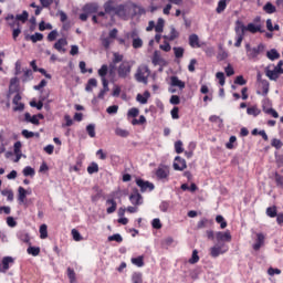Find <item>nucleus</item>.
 <instances>
[{"mask_svg":"<svg viewBox=\"0 0 283 283\" xmlns=\"http://www.w3.org/2000/svg\"><path fill=\"white\" fill-rule=\"evenodd\" d=\"M30 41H32V43H38V41H41L43 39V34L42 33H34L31 36H29Z\"/></svg>","mask_w":283,"mask_h":283,"instance_id":"5fc2aeb1","label":"nucleus"},{"mask_svg":"<svg viewBox=\"0 0 283 283\" xmlns=\"http://www.w3.org/2000/svg\"><path fill=\"white\" fill-rule=\"evenodd\" d=\"M52 24L51 23H45L44 21L40 22L39 24V30L40 32H43L45 30H52Z\"/></svg>","mask_w":283,"mask_h":283,"instance_id":"603ef678","label":"nucleus"},{"mask_svg":"<svg viewBox=\"0 0 283 283\" xmlns=\"http://www.w3.org/2000/svg\"><path fill=\"white\" fill-rule=\"evenodd\" d=\"M104 10L106 14H112V12H114V14L116 13V7H114V2L112 0L104 4Z\"/></svg>","mask_w":283,"mask_h":283,"instance_id":"393cba45","label":"nucleus"},{"mask_svg":"<svg viewBox=\"0 0 283 283\" xmlns=\"http://www.w3.org/2000/svg\"><path fill=\"white\" fill-rule=\"evenodd\" d=\"M178 36H180V33H178V32L176 31V28H171L170 34H169L168 39H169L170 41H176V39H178Z\"/></svg>","mask_w":283,"mask_h":283,"instance_id":"bf43d9fd","label":"nucleus"},{"mask_svg":"<svg viewBox=\"0 0 283 283\" xmlns=\"http://www.w3.org/2000/svg\"><path fill=\"white\" fill-rule=\"evenodd\" d=\"M132 282L133 283H143V272H134L132 274Z\"/></svg>","mask_w":283,"mask_h":283,"instance_id":"c9c22d12","label":"nucleus"},{"mask_svg":"<svg viewBox=\"0 0 283 283\" xmlns=\"http://www.w3.org/2000/svg\"><path fill=\"white\" fill-rule=\"evenodd\" d=\"M264 48V44H259L258 48H251V44H245L248 59H258Z\"/></svg>","mask_w":283,"mask_h":283,"instance_id":"20e7f679","label":"nucleus"},{"mask_svg":"<svg viewBox=\"0 0 283 283\" xmlns=\"http://www.w3.org/2000/svg\"><path fill=\"white\" fill-rule=\"evenodd\" d=\"M115 134H116V136H120V138H127V136H129L128 130L123 129V128H116Z\"/></svg>","mask_w":283,"mask_h":283,"instance_id":"de8ad7c7","label":"nucleus"},{"mask_svg":"<svg viewBox=\"0 0 283 283\" xmlns=\"http://www.w3.org/2000/svg\"><path fill=\"white\" fill-rule=\"evenodd\" d=\"M27 253H29V255H33L34 258H36V255H39V253H41V248L29 247L27 250Z\"/></svg>","mask_w":283,"mask_h":283,"instance_id":"a19ab883","label":"nucleus"},{"mask_svg":"<svg viewBox=\"0 0 283 283\" xmlns=\"http://www.w3.org/2000/svg\"><path fill=\"white\" fill-rule=\"evenodd\" d=\"M175 151H176V154H182V151H185V149L182 148L181 140H178L175 143Z\"/></svg>","mask_w":283,"mask_h":283,"instance_id":"680f3d73","label":"nucleus"},{"mask_svg":"<svg viewBox=\"0 0 283 283\" xmlns=\"http://www.w3.org/2000/svg\"><path fill=\"white\" fill-rule=\"evenodd\" d=\"M266 56L268 59H270V61H275L280 57V53L277 52V50L272 49L266 52Z\"/></svg>","mask_w":283,"mask_h":283,"instance_id":"2f4dec72","label":"nucleus"},{"mask_svg":"<svg viewBox=\"0 0 283 283\" xmlns=\"http://www.w3.org/2000/svg\"><path fill=\"white\" fill-rule=\"evenodd\" d=\"M106 205L109 206L106 209V213H114L116 211L117 205H116V200H114V198L107 199Z\"/></svg>","mask_w":283,"mask_h":283,"instance_id":"b1692460","label":"nucleus"},{"mask_svg":"<svg viewBox=\"0 0 283 283\" xmlns=\"http://www.w3.org/2000/svg\"><path fill=\"white\" fill-rule=\"evenodd\" d=\"M19 239L22 242H25L27 244H30V234H28L27 232H20Z\"/></svg>","mask_w":283,"mask_h":283,"instance_id":"13d9d810","label":"nucleus"},{"mask_svg":"<svg viewBox=\"0 0 283 283\" xmlns=\"http://www.w3.org/2000/svg\"><path fill=\"white\" fill-rule=\"evenodd\" d=\"M150 75L151 71L149 70V66L146 64H140L136 70L135 81H137V83H144V85H147Z\"/></svg>","mask_w":283,"mask_h":283,"instance_id":"f257e3e1","label":"nucleus"},{"mask_svg":"<svg viewBox=\"0 0 283 283\" xmlns=\"http://www.w3.org/2000/svg\"><path fill=\"white\" fill-rule=\"evenodd\" d=\"M265 75L270 81H277L280 78V71L274 65H269L265 67Z\"/></svg>","mask_w":283,"mask_h":283,"instance_id":"39448f33","label":"nucleus"},{"mask_svg":"<svg viewBox=\"0 0 283 283\" xmlns=\"http://www.w3.org/2000/svg\"><path fill=\"white\" fill-rule=\"evenodd\" d=\"M264 233H256V242L252 245V249L254 251H260V249H262V247H264Z\"/></svg>","mask_w":283,"mask_h":283,"instance_id":"ddd939ff","label":"nucleus"},{"mask_svg":"<svg viewBox=\"0 0 283 283\" xmlns=\"http://www.w3.org/2000/svg\"><path fill=\"white\" fill-rule=\"evenodd\" d=\"M97 86H98V81H96V78H90L85 86V91L92 92L93 87H97Z\"/></svg>","mask_w":283,"mask_h":283,"instance_id":"bb28decb","label":"nucleus"},{"mask_svg":"<svg viewBox=\"0 0 283 283\" xmlns=\"http://www.w3.org/2000/svg\"><path fill=\"white\" fill-rule=\"evenodd\" d=\"M22 174L23 176H34L35 171H34V168L27 166L24 167Z\"/></svg>","mask_w":283,"mask_h":283,"instance_id":"052dcab7","label":"nucleus"},{"mask_svg":"<svg viewBox=\"0 0 283 283\" xmlns=\"http://www.w3.org/2000/svg\"><path fill=\"white\" fill-rule=\"evenodd\" d=\"M65 45H67V39L61 38L55 42L54 49L57 50V52L65 53Z\"/></svg>","mask_w":283,"mask_h":283,"instance_id":"a211bd4d","label":"nucleus"},{"mask_svg":"<svg viewBox=\"0 0 283 283\" xmlns=\"http://www.w3.org/2000/svg\"><path fill=\"white\" fill-rule=\"evenodd\" d=\"M153 65H167V61L160 55V51H155L153 55Z\"/></svg>","mask_w":283,"mask_h":283,"instance_id":"4468645a","label":"nucleus"},{"mask_svg":"<svg viewBox=\"0 0 283 283\" xmlns=\"http://www.w3.org/2000/svg\"><path fill=\"white\" fill-rule=\"evenodd\" d=\"M136 185L139 187L142 193H145V191H154L155 188L154 184L143 179H136Z\"/></svg>","mask_w":283,"mask_h":283,"instance_id":"0eeeda50","label":"nucleus"},{"mask_svg":"<svg viewBox=\"0 0 283 283\" xmlns=\"http://www.w3.org/2000/svg\"><path fill=\"white\" fill-rule=\"evenodd\" d=\"M170 87H178V90L184 91L186 87L185 82H182L178 76L174 75L170 76V82H169Z\"/></svg>","mask_w":283,"mask_h":283,"instance_id":"f8f14e48","label":"nucleus"},{"mask_svg":"<svg viewBox=\"0 0 283 283\" xmlns=\"http://www.w3.org/2000/svg\"><path fill=\"white\" fill-rule=\"evenodd\" d=\"M67 277L70 280V283H76V272H74L73 269H67Z\"/></svg>","mask_w":283,"mask_h":283,"instance_id":"a18cd8bd","label":"nucleus"},{"mask_svg":"<svg viewBox=\"0 0 283 283\" xmlns=\"http://www.w3.org/2000/svg\"><path fill=\"white\" fill-rule=\"evenodd\" d=\"M235 32H237V41L234 43L235 48H240V45H242V41H244V32H242V30H240V27L235 28Z\"/></svg>","mask_w":283,"mask_h":283,"instance_id":"4be33fe9","label":"nucleus"},{"mask_svg":"<svg viewBox=\"0 0 283 283\" xmlns=\"http://www.w3.org/2000/svg\"><path fill=\"white\" fill-rule=\"evenodd\" d=\"M132 264H134L135 266H138V268L145 266V258L143 255L133 258Z\"/></svg>","mask_w":283,"mask_h":283,"instance_id":"c85d7f7f","label":"nucleus"},{"mask_svg":"<svg viewBox=\"0 0 283 283\" xmlns=\"http://www.w3.org/2000/svg\"><path fill=\"white\" fill-rule=\"evenodd\" d=\"M176 59H182L185 56V49L182 46L172 48Z\"/></svg>","mask_w":283,"mask_h":283,"instance_id":"f704fd0d","label":"nucleus"},{"mask_svg":"<svg viewBox=\"0 0 283 283\" xmlns=\"http://www.w3.org/2000/svg\"><path fill=\"white\" fill-rule=\"evenodd\" d=\"M28 197V190L23 187H19L18 189V201L19 205H25V198Z\"/></svg>","mask_w":283,"mask_h":283,"instance_id":"6ab92c4d","label":"nucleus"},{"mask_svg":"<svg viewBox=\"0 0 283 283\" xmlns=\"http://www.w3.org/2000/svg\"><path fill=\"white\" fill-rule=\"evenodd\" d=\"M216 77H217L218 81H219V85L223 86L224 83H226L224 73H223V72H218V73L216 74Z\"/></svg>","mask_w":283,"mask_h":283,"instance_id":"e2e57ef3","label":"nucleus"},{"mask_svg":"<svg viewBox=\"0 0 283 283\" xmlns=\"http://www.w3.org/2000/svg\"><path fill=\"white\" fill-rule=\"evenodd\" d=\"M153 229H163V223L160 222V219L156 218L151 222Z\"/></svg>","mask_w":283,"mask_h":283,"instance_id":"338daca9","label":"nucleus"},{"mask_svg":"<svg viewBox=\"0 0 283 283\" xmlns=\"http://www.w3.org/2000/svg\"><path fill=\"white\" fill-rule=\"evenodd\" d=\"M82 10L90 17V14H94L95 12H98V4L97 3H87L83 7Z\"/></svg>","mask_w":283,"mask_h":283,"instance_id":"2eb2a0df","label":"nucleus"},{"mask_svg":"<svg viewBox=\"0 0 283 283\" xmlns=\"http://www.w3.org/2000/svg\"><path fill=\"white\" fill-rule=\"evenodd\" d=\"M247 113L249 116H260L261 111L256 106L248 107Z\"/></svg>","mask_w":283,"mask_h":283,"instance_id":"37998d69","label":"nucleus"},{"mask_svg":"<svg viewBox=\"0 0 283 283\" xmlns=\"http://www.w3.org/2000/svg\"><path fill=\"white\" fill-rule=\"evenodd\" d=\"M108 242H123V237L120 234H113L111 237H108Z\"/></svg>","mask_w":283,"mask_h":283,"instance_id":"6e6d98bb","label":"nucleus"},{"mask_svg":"<svg viewBox=\"0 0 283 283\" xmlns=\"http://www.w3.org/2000/svg\"><path fill=\"white\" fill-rule=\"evenodd\" d=\"M101 41L103 48H105L106 50H108L109 45H112V43L114 42L111 38H101Z\"/></svg>","mask_w":283,"mask_h":283,"instance_id":"864d4df0","label":"nucleus"},{"mask_svg":"<svg viewBox=\"0 0 283 283\" xmlns=\"http://www.w3.org/2000/svg\"><path fill=\"white\" fill-rule=\"evenodd\" d=\"M216 238L218 242H231V232H217Z\"/></svg>","mask_w":283,"mask_h":283,"instance_id":"f3484780","label":"nucleus"},{"mask_svg":"<svg viewBox=\"0 0 283 283\" xmlns=\"http://www.w3.org/2000/svg\"><path fill=\"white\" fill-rule=\"evenodd\" d=\"M132 67H134V62L123 61L117 67L119 78H127L132 74Z\"/></svg>","mask_w":283,"mask_h":283,"instance_id":"f03ea898","label":"nucleus"},{"mask_svg":"<svg viewBox=\"0 0 283 283\" xmlns=\"http://www.w3.org/2000/svg\"><path fill=\"white\" fill-rule=\"evenodd\" d=\"M164 28H165V20L163 18H159L157 21V24L155 25V31L158 32V34H160Z\"/></svg>","mask_w":283,"mask_h":283,"instance_id":"58836bf2","label":"nucleus"},{"mask_svg":"<svg viewBox=\"0 0 283 283\" xmlns=\"http://www.w3.org/2000/svg\"><path fill=\"white\" fill-rule=\"evenodd\" d=\"M40 238L41 240H45V238H48V224L45 223L40 226Z\"/></svg>","mask_w":283,"mask_h":283,"instance_id":"ea45409f","label":"nucleus"},{"mask_svg":"<svg viewBox=\"0 0 283 283\" xmlns=\"http://www.w3.org/2000/svg\"><path fill=\"white\" fill-rule=\"evenodd\" d=\"M224 10H227V0H220L218 2V7L216 9V12L218 14H222V12H224Z\"/></svg>","mask_w":283,"mask_h":283,"instance_id":"473e14b6","label":"nucleus"},{"mask_svg":"<svg viewBox=\"0 0 283 283\" xmlns=\"http://www.w3.org/2000/svg\"><path fill=\"white\" fill-rule=\"evenodd\" d=\"M238 138L235 136H231L229 143L226 144L227 149H233V143H235Z\"/></svg>","mask_w":283,"mask_h":283,"instance_id":"774afa93","label":"nucleus"},{"mask_svg":"<svg viewBox=\"0 0 283 283\" xmlns=\"http://www.w3.org/2000/svg\"><path fill=\"white\" fill-rule=\"evenodd\" d=\"M258 81H260L262 88H263V94L268 95L269 94V81L266 80H261V75H258Z\"/></svg>","mask_w":283,"mask_h":283,"instance_id":"72a5a7b5","label":"nucleus"},{"mask_svg":"<svg viewBox=\"0 0 283 283\" xmlns=\"http://www.w3.org/2000/svg\"><path fill=\"white\" fill-rule=\"evenodd\" d=\"M129 200L135 207H140V205H143V195L135 188L133 189V193L129 196Z\"/></svg>","mask_w":283,"mask_h":283,"instance_id":"423d86ee","label":"nucleus"},{"mask_svg":"<svg viewBox=\"0 0 283 283\" xmlns=\"http://www.w3.org/2000/svg\"><path fill=\"white\" fill-rule=\"evenodd\" d=\"M133 48L135 50H138L139 48H143V40L140 38L133 40Z\"/></svg>","mask_w":283,"mask_h":283,"instance_id":"0e129e2a","label":"nucleus"},{"mask_svg":"<svg viewBox=\"0 0 283 283\" xmlns=\"http://www.w3.org/2000/svg\"><path fill=\"white\" fill-rule=\"evenodd\" d=\"M228 249H224V245H214L210 249V255L211 258H218L219 255H222L223 253H227Z\"/></svg>","mask_w":283,"mask_h":283,"instance_id":"9b49d317","label":"nucleus"},{"mask_svg":"<svg viewBox=\"0 0 283 283\" xmlns=\"http://www.w3.org/2000/svg\"><path fill=\"white\" fill-rule=\"evenodd\" d=\"M266 214L270 218H275L277 216V209L275 207H270L266 209Z\"/></svg>","mask_w":283,"mask_h":283,"instance_id":"4d7b16f0","label":"nucleus"},{"mask_svg":"<svg viewBox=\"0 0 283 283\" xmlns=\"http://www.w3.org/2000/svg\"><path fill=\"white\" fill-rule=\"evenodd\" d=\"M56 36H59V31L53 30L48 34V41H56Z\"/></svg>","mask_w":283,"mask_h":283,"instance_id":"69168bd1","label":"nucleus"},{"mask_svg":"<svg viewBox=\"0 0 283 283\" xmlns=\"http://www.w3.org/2000/svg\"><path fill=\"white\" fill-rule=\"evenodd\" d=\"M156 177L158 180H167L169 178V167L159 166L156 170Z\"/></svg>","mask_w":283,"mask_h":283,"instance_id":"9d476101","label":"nucleus"},{"mask_svg":"<svg viewBox=\"0 0 283 283\" xmlns=\"http://www.w3.org/2000/svg\"><path fill=\"white\" fill-rule=\"evenodd\" d=\"M1 195L6 196L7 200H9V202H12V200H14V192L12 190H8V189L2 190Z\"/></svg>","mask_w":283,"mask_h":283,"instance_id":"c03bdc74","label":"nucleus"},{"mask_svg":"<svg viewBox=\"0 0 283 283\" xmlns=\"http://www.w3.org/2000/svg\"><path fill=\"white\" fill-rule=\"evenodd\" d=\"M216 222H218V224H220L221 229H227V221H224V217L222 216H217L216 217Z\"/></svg>","mask_w":283,"mask_h":283,"instance_id":"3c124183","label":"nucleus"},{"mask_svg":"<svg viewBox=\"0 0 283 283\" xmlns=\"http://www.w3.org/2000/svg\"><path fill=\"white\" fill-rule=\"evenodd\" d=\"M263 112L265 114H270V116H272L273 118H280V114H277L276 111L273 108H266L263 106Z\"/></svg>","mask_w":283,"mask_h":283,"instance_id":"09e8293b","label":"nucleus"},{"mask_svg":"<svg viewBox=\"0 0 283 283\" xmlns=\"http://www.w3.org/2000/svg\"><path fill=\"white\" fill-rule=\"evenodd\" d=\"M24 120H27V123H32V125H39V116H32L30 113L24 114Z\"/></svg>","mask_w":283,"mask_h":283,"instance_id":"a878e982","label":"nucleus"},{"mask_svg":"<svg viewBox=\"0 0 283 283\" xmlns=\"http://www.w3.org/2000/svg\"><path fill=\"white\" fill-rule=\"evenodd\" d=\"M22 136L24 137V138H34V136H36V138H39V133H34V132H30V130H28V129H23L22 130Z\"/></svg>","mask_w":283,"mask_h":283,"instance_id":"49530a36","label":"nucleus"},{"mask_svg":"<svg viewBox=\"0 0 283 283\" xmlns=\"http://www.w3.org/2000/svg\"><path fill=\"white\" fill-rule=\"evenodd\" d=\"M115 14L120 19H127V15L129 14V6L127 4L117 6L115 9Z\"/></svg>","mask_w":283,"mask_h":283,"instance_id":"6e6552de","label":"nucleus"},{"mask_svg":"<svg viewBox=\"0 0 283 283\" xmlns=\"http://www.w3.org/2000/svg\"><path fill=\"white\" fill-rule=\"evenodd\" d=\"M264 12H266V14H274V12H276L275 6H273V3L268 2L264 7H263Z\"/></svg>","mask_w":283,"mask_h":283,"instance_id":"e433bc0d","label":"nucleus"},{"mask_svg":"<svg viewBox=\"0 0 283 283\" xmlns=\"http://www.w3.org/2000/svg\"><path fill=\"white\" fill-rule=\"evenodd\" d=\"M189 45L190 48H200V38H198V34L193 33L189 35Z\"/></svg>","mask_w":283,"mask_h":283,"instance_id":"412c9836","label":"nucleus"},{"mask_svg":"<svg viewBox=\"0 0 283 283\" xmlns=\"http://www.w3.org/2000/svg\"><path fill=\"white\" fill-rule=\"evenodd\" d=\"M239 25V29L243 32H250L251 34H258V32L264 33V29H262V24H255L253 22L249 23L247 27L242 24V22H237Z\"/></svg>","mask_w":283,"mask_h":283,"instance_id":"7ed1b4c3","label":"nucleus"},{"mask_svg":"<svg viewBox=\"0 0 283 283\" xmlns=\"http://www.w3.org/2000/svg\"><path fill=\"white\" fill-rule=\"evenodd\" d=\"M30 14L28 13V11H23L21 14H17L15 15V21L19 23H25V21H28Z\"/></svg>","mask_w":283,"mask_h":283,"instance_id":"7c9ffc66","label":"nucleus"},{"mask_svg":"<svg viewBox=\"0 0 283 283\" xmlns=\"http://www.w3.org/2000/svg\"><path fill=\"white\" fill-rule=\"evenodd\" d=\"M86 132L91 138L96 137V126L94 124H90L86 126Z\"/></svg>","mask_w":283,"mask_h":283,"instance_id":"4c0bfd02","label":"nucleus"},{"mask_svg":"<svg viewBox=\"0 0 283 283\" xmlns=\"http://www.w3.org/2000/svg\"><path fill=\"white\" fill-rule=\"evenodd\" d=\"M87 172L88 174H98V164L96 163H92L88 167H87Z\"/></svg>","mask_w":283,"mask_h":283,"instance_id":"8fccbe9b","label":"nucleus"},{"mask_svg":"<svg viewBox=\"0 0 283 283\" xmlns=\"http://www.w3.org/2000/svg\"><path fill=\"white\" fill-rule=\"evenodd\" d=\"M172 167L175 171H185V169H187V161L180 156H177L175 158Z\"/></svg>","mask_w":283,"mask_h":283,"instance_id":"1a4fd4ad","label":"nucleus"},{"mask_svg":"<svg viewBox=\"0 0 283 283\" xmlns=\"http://www.w3.org/2000/svg\"><path fill=\"white\" fill-rule=\"evenodd\" d=\"M198 262H200V256L198 255V250H193L192 255L189 259V263L190 264H198Z\"/></svg>","mask_w":283,"mask_h":283,"instance_id":"79ce46f5","label":"nucleus"},{"mask_svg":"<svg viewBox=\"0 0 283 283\" xmlns=\"http://www.w3.org/2000/svg\"><path fill=\"white\" fill-rule=\"evenodd\" d=\"M4 19L8 22V25H10L11 28H14L17 23H19L17 21V18L12 13H9Z\"/></svg>","mask_w":283,"mask_h":283,"instance_id":"c756f323","label":"nucleus"},{"mask_svg":"<svg viewBox=\"0 0 283 283\" xmlns=\"http://www.w3.org/2000/svg\"><path fill=\"white\" fill-rule=\"evenodd\" d=\"M149 96H151V94L149 93V91H146L144 93V95L143 94H137L136 101L138 103H140L142 105H147V101H149Z\"/></svg>","mask_w":283,"mask_h":283,"instance_id":"aec40b11","label":"nucleus"},{"mask_svg":"<svg viewBox=\"0 0 283 283\" xmlns=\"http://www.w3.org/2000/svg\"><path fill=\"white\" fill-rule=\"evenodd\" d=\"M107 72H109V66L107 64H103L101 69L97 71L98 76H101L102 81L106 78Z\"/></svg>","mask_w":283,"mask_h":283,"instance_id":"cd10ccee","label":"nucleus"},{"mask_svg":"<svg viewBox=\"0 0 283 283\" xmlns=\"http://www.w3.org/2000/svg\"><path fill=\"white\" fill-rule=\"evenodd\" d=\"M123 54L120 53H114L113 54V62L109 64L111 70H114L115 65H118V63H123Z\"/></svg>","mask_w":283,"mask_h":283,"instance_id":"5701e85b","label":"nucleus"},{"mask_svg":"<svg viewBox=\"0 0 283 283\" xmlns=\"http://www.w3.org/2000/svg\"><path fill=\"white\" fill-rule=\"evenodd\" d=\"M14 262V259L12 256H4L2 259V265L0 264V272L6 273L8 269H10V264Z\"/></svg>","mask_w":283,"mask_h":283,"instance_id":"dca6fc26","label":"nucleus"}]
</instances>
